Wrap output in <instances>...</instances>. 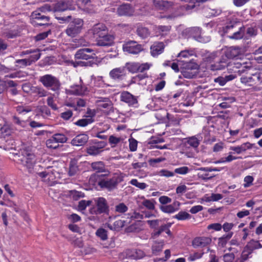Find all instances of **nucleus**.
I'll use <instances>...</instances> for the list:
<instances>
[{"instance_id": "obj_1", "label": "nucleus", "mask_w": 262, "mask_h": 262, "mask_svg": "<svg viewBox=\"0 0 262 262\" xmlns=\"http://www.w3.org/2000/svg\"><path fill=\"white\" fill-rule=\"evenodd\" d=\"M106 176L98 173L92 174L90 177L89 183L93 185H98L101 188L111 191L116 189L118 185L123 180V177L118 174H114L111 178H106Z\"/></svg>"}, {"instance_id": "obj_2", "label": "nucleus", "mask_w": 262, "mask_h": 262, "mask_svg": "<svg viewBox=\"0 0 262 262\" xmlns=\"http://www.w3.org/2000/svg\"><path fill=\"white\" fill-rule=\"evenodd\" d=\"M226 67L227 68L228 70H232L234 73H239L241 74L245 72V69L249 68L250 67L238 62H228L226 58H222L219 62L211 64L208 68L210 70L214 71L222 70Z\"/></svg>"}, {"instance_id": "obj_3", "label": "nucleus", "mask_w": 262, "mask_h": 262, "mask_svg": "<svg viewBox=\"0 0 262 262\" xmlns=\"http://www.w3.org/2000/svg\"><path fill=\"white\" fill-rule=\"evenodd\" d=\"M39 81L45 87L53 91L56 92L60 89L61 84L59 80L52 75L46 74L40 77Z\"/></svg>"}, {"instance_id": "obj_4", "label": "nucleus", "mask_w": 262, "mask_h": 262, "mask_svg": "<svg viewBox=\"0 0 262 262\" xmlns=\"http://www.w3.org/2000/svg\"><path fill=\"white\" fill-rule=\"evenodd\" d=\"M96 206L90 210L92 214L99 215L104 214L108 215L110 207L106 200L103 197H99L94 200Z\"/></svg>"}, {"instance_id": "obj_5", "label": "nucleus", "mask_w": 262, "mask_h": 262, "mask_svg": "<svg viewBox=\"0 0 262 262\" xmlns=\"http://www.w3.org/2000/svg\"><path fill=\"white\" fill-rule=\"evenodd\" d=\"M227 33H231L229 37L231 39H238L243 38L244 34V28L239 27L237 23H230L224 29Z\"/></svg>"}, {"instance_id": "obj_6", "label": "nucleus", "mask_w": 262, "mask_h": 262, "mask_svg": "<svg viewBox=\"0 0 262 262\" xmlns=\"http://www.w3.org/2000/svg\"><path fill=\"white\" fill-rule=\"evenodd\" d=\"M82 26L83 21L81 19H74L69 24L66 30V33L69 36L75 37L81 32Z\"/></svg>"}, {"instance_id": "obj_7", "label": "nucleus", "mask_w": 262, "mask_h": 262, "mask_svg": "<svg viewBox=\"0 0 262 262\" xmlns=\"http://www.w3.org/2000/svg\"><path fill=\"white\" fill-rule=\"evenodd\" d=\"M49 20L50 17L39 12V10L34 11L31 15V23L35 26L49 25Z\"/></svg>"}, {"instance_id": "obj_8", "label": "nucleus", "mask_w": 262, "mask_h": 262, "mask_svg": "<svg viewBox=\"0 0 262 262\" xmlns=\"http://www.w3.org/2000/svg\"><path fill=\"white\" fill-rule=\"evenodd\" d=\"M79 84L71 85L68 89H66V93L76 96H83L88 93V88L85 86L81 78H80Z\"/></svg>"}, {"instance_id": "obj_9", "label": "nucleus", "mask_w": 262, "mask_h": 262, "mask_svg": "<svg viewBox=\"0 0 262 262\" xmlns=\"http://www.w3.org/2000/svg\"><path fill=\"white\" fill-rule=\"evenodd\" d=\"M96 104L98 107L97 110H99L102 113H115L112 103L107 98H101L100 100H97Z\"/></svg>"}, {"instance_id": "obj_10", "label": "nucleus", "mask_w": 262, "mask_h": 262, "mask_svg": "<svg viewBox=\"0 0 262 262\" xmlns=\"http://www.w3.org/2000/svg\"><path fill=\"white\" fill-rule=\"evenodd\" d=\"M40 53L36 52L31 55L28 58L17 59L15 61V65L18 68H24L28 66H30L33 62H35L39 59Z\"/></svg>"}, {"instance_id": "obj_11", "label": "nucleus", "mask_w": 262, "mask_h": 262, "mask_svg": "<svg viewBox=\"0 0 262 262\" xmlns=\"http://www.w3.org/2000/svg\"><path fill=\"white\" fill-rule=\"evenodd\" d=\"M123 49L124 52L129 54H137L143 50V48L141 45L137 43V42L130 41L123 45Z\"/></svg>"}, {"instance_id": "obj_12", "label": "nucleus", "mask_w": 262, "mask_h": 262, "mask_svg": "<svg viewBox=\"0 0 262 262\" xmlns=\"http://www.w3.org/2000/svg\"><path fill=\"white\" fill-rule=\"evenodd\" d=\"M95 53L94 51L90 48H82L78 50L75 54L76 59L88 60L93 58Z\"/></svg>"}, {"instance_id": "obj_13", "label": "nucleus", "mask_w": 262, "mask_h": 262, "mask_svg": "<svg viewBox=\"0 0 262 262\" xmlns=\"http://www.w3.org/2000/svg\"><path fill=\"white\" fill-rule=\"evenodd\" d=\"M114 39V36L109 34L107 31L100 37H98L95 41L96 45L98 46L108 47L113 44Z\"/></svg>"}, {"instance_id": "obj_14", "label": "nucleus", "mask_w": 262, "mask_h": 262, "mask_svg": "<svg viewBox=\"0 0 262 262\" xmlns=\"http://www.w3.org/2000/svg\"><path fill=\"white\" fill-rule=\"evenodd\" d=\"M106 27L103 24L99 23L95 25L89 31L90 34L93 35L94 38L96 40L107 32Z\"/></svg>"}, {"instance_id": "obj_15", "label": "nucleus", "mask_w": 262, "mask_h": 262, "mask_svg": "<svg viewBox=\"0 0 262 262\" xmlns=\"http://www.w3.org/2000/svg\"><path fill=\"white\" fill-rule=\"evenodd\" d=\"M80 163H79L77 159L74 158L72 159L69 164V168L68 174L70 177H74L78 175L80 172Z\"/></svg>"}, {"instance_id": "obj_16", "label": "nucleus", "mask_w": 262, "mask_h": 262, "mask_svg": "<svg viewBox=\"0 0 262 262\" xmlns=\"http://www.w3.org/2000/svg\"><path fill=\"white\" fill-rule=\"evenodd\" d=\"M117 13L119 16H130L134 15L135 9L130 4H124L118 7Z\"/></svg>"}, {"instance_id": "obj_17", "label": "nucleus", "mask_w": 262, "mask_h": 262, "mask_svg": "<svg viewBox=\"0 0 262 262\" xmlns=\"http://www.w3.org/2000/svg\"><path fill=\"white\" fill-rule=\"evenodd\" d=\"M22 155L23 157L20 160L21 164L29 169L32 168L35 163L34 155L27 151H24Z\"/></svg>"}, {"instance_id": "obj_18", "label": "nucleus", "mask_w": 262, "mask_h": 262, "mask_svg": "<svg viewBox=\"0 0 262 262\" xmlns=\"http://www.w3.org/2000/svg\"><path fill=\"white\" fill-rule=\"evenodd\" d=\"M120 99L128 104L129 106L137 107L138 100L137 98L128 92H123L121 93Z\"/></svg>"}, {"instance_id": "obj_19", "label": "nucleus", "mask_w": 262, "mask_h": 262, "mask_svg": "<svg viewBox=\"0 0 262 262\" xmlns=\"http://www.w3.org/2000/svg\"><path fill=\"white\" fill-rule=\"evenodd\" d=\"M211 238L208 237H196L192 242V245L193 248H203L207 246L211 243Z\"/></svg>"}, {"instance_id": "obj_20", "label": "nucleus", "mask_w": 262, "mask_h": 262, "mask_svg": "<svg viewBox=\"0 0 262 262\" xmlns=\"http://www.w3.org/2000/svg\"><path fill=\"white\" fill-rule=\"evenodd\" d=\"M109 75L114 80H122L126 75L125 67L114 68L110 72Z\"/></svg>"}, {"instance_id": "obj_21", "label": "nucleus", "mask_w": 262, "mask_h": 262, "mask_svg": "<svg viewBox=\"0 0 262 262\" xmlns=\"http://www.w3.org/2000/svg\"><path fill=\"white\" fill-rule=\"evenodd\" d=\"M191 36L196 40L203 43H205L210 40L209 37H203L201 35V30L199 27L191 28L189 30Z\"/></svg>"}, {"instance_id": "obj_22", "label": "nucleus", "mask_w": 262, "mask_h": 262, "mask_svg": "<svg viewBox=\"0 0 262 262\" xmlns=\"http://www.w3.org/2000/svg\"><path fill=\"white\" fill-rule=\"evenodd\" d=\"M126 258L133 259H138L143 258L145 256L144 252L139 249H127L124 252Z\"/></svg>"}, {"instance_id": "obj_23", "label": "nucleus", "mask_w": 262, "mask_h": 262, "mask_svg": "<svg viewBox=\"0 0 262 262\" xmlns=\"http://www.w3.org/2000/svg\"><path fill=\"white\" fill-rule=\"evenodd\" d=\"M89 138V136L86 134H79L72 140L71 143L73 146H83L88 142Z\"/></svg>"}, {"instance_id": "obj_24", "label": "nucleus", "mask_w": 262, "mask_h": 262, "mask_svg": "<svg viewBox=\"0 0 262 262\" xmlns=\"http://www.w3.org/2000/svg\"><path fill=\"white\" fill-rule=\"evenodd\" d=\"M165 46L162 42H155L150 47V53L154 56H157L159 54L162 53L164 51Z\"/></svg>"}, {"instance_id": "obj_25", "label": "nucleus", "mask_w": 262, "mask_h": 262, "mask_svg": "<svg viewBox=\"0 0 262 262\" xmlns=\"http://www.w3.org/2000/svg\"><path fill=\"white\" fill-rule=\"evenodd\" d=\"M72 0H63L59 2L56 5V9L58 11H63L68 9H72Z\"/></svg>"}, {"instance_id": "obj_26", "label": "nucleus", "mask_w": 262, "mask_h": 262, "mask_svg": "<svg viewBox=\"0 0 262 262\" xmlns=\"http://www.w3.org/2000/svg\"><path fill=\"white\" fill-rule=\"evenodd\" d=\"M261 248L262 245L259 243V241L252 239L245 247V252H247V250H248L249 254H251L254 250Z\"/></svg>"}, {"instance_id": "obj_27", "label": "nucleus", "mask_w": 262, "mask_h": 262, "mask_svg": "<svg viewBox=\"0 0 262 262\" xmlns=\"http://www.w3.org/2000/svg\"><path fill=\"white\" fill-rule=\"evenodd\" d=\"M154 5L159 10L166 11L173 5L171 2L163 0L154 1Z\"/></svg>"}, {"instance_id": "obj_28", "label": "nucleus", "mask_w": 262, "mask_h": 262, "mask_svg": "<svg viewBox=\"0 0 262 262\" xmlns=\"http://www.w3.org/2000/svg\"><path fill=\"white\" fill-rule=\"evenodd\" d=\"M253 145L249 142H246L242 144L240 146H231L230 149L234 151L236 154H240L242 152L246 151L247 149L252 148Z\"/></svg>"}, {"instance_id": "obj_29", "label": "nucleus", "mask_w": 262, "mask_h": 262, "mask_svg": "<svg viewBox=\"0 0 262 262\" xmlns=\"http://www.w3.org/2000/svg\"><path fill=\"white\" fill-rule=\"evenodd\" d=\"M180 66H182V69L188 70H196L198 69V64L192 61L188 60L179 61Z\"/></svg>"}, {"instance_id": "obj_30", "label": "nucleus", "mask_w": 262, "mask_h": 262, "mask_svg": "<svg viewBox=\"0 0 262 262\" xmlns=\"http://www.w3.org/2000/svg\"><path fill=\"white\" fill-rule=\"evenodd\" d=\"M241 50L238 47H232L226 52V57L228 58L236 57L241 54Z\"/></svg>"}, {"instance_id": "obj_31", "label": "nucleus", "mask_w": 262, "mask_h": 262, "mask_svg": "<svg viewBox=\"0 0 262 262\" xmlns=\"http://www.w3.org/2000/svg\"><path fill=\"white\" fill-rule=\"evenodd\" d=\"M85 117H89L88 118H83L79 119L74 123V124L77 126L81 127H84L89 124H91L94 121V119L92 117L94 116H85Z\"/></svg>"}, {"instance_id": "obj_32", "label": "nucleus", "mask_w": 262, "mask_h": 262, "mask_svg": "<svg viewBox=\"0 0 262 262\" xmlns=\"http://www.w3.org/2000/svg\"><path fill=\"white\" fill-rule=\"evenodd\" d=\"M32 92L36 94L40 97L47 96L48 94V92L43 88L40 86H34L32 89Z\"/></svg>"}, {"instance_id": "obj_33", "label": "nucleus", "mask_w": 262, "mask_h": 262, "mask_svg": "<svg viewBox=\"0 0 262 262\" xmlns=\"http://www.w3.org/2000/svg\"><path fill=\"white\" fill-rule=\"evenodd\" d=\"M233 235V232H230L226 235H224L223 236L219 238V245L222 247H224L227 244V242L231 238Z\"/></svg>"}, {"instance_id": "obj_34", "label": "nucleus", "mask_w": 262, "mask_h": 262, "mask_svg": "<svg viewBox=\"0 0 262 262\" xmlns=\"http://www.w3.org/2000/svg\"><path fill=\"white\" fill-rule=\"evenodd\" d=\"M137 33L142 38H147L150 34L148 29L144 27H139L137 29Z\"/></svg>"}, {"instance_id": "obj_35", "label": "nucleus", "mask_w": 262, "mask_h": 262, "mask_svg": "<svg viewBox=\"0 0 262 262\" xmlns=\"http://www.w3.org/2000/svg\"><path fill=\"white\" fill-rule=\"evenodd\" d=\"M126 67L128 71L132 73L139 72V66L138 62L127 63L126 64V67Z\"/></svg>"}, {"instance_id": "obj_36", "label": "nucleus", "mask_w": 262, "mask_h": 262, "mask_svg": "<svg viewBox=\"0 0 262 262\" xmlns=\"http://www.w3.org/2000/svg\"><path fill=\"white\" fill-rule=\"evenodd\" d=\"M86 151L88 154L91 156H97L101 153V151L99 150V147L96 146L94 144L86 147Z\"/></svg>"}, {"instance_id": "obj_37", "label": "nucleus", "mask_w": 262, "mask_h": 262, "mask_svg": "<svg viewBox=\"0 0 262 262\" xmlns=\"http://www.w3.org/2000/svg\"><path fill=\"white\" fill-rule=\"evenodd\" d=\"M92 168L96 170V173H100L104 170V165L102 162H96L91 164Z\"/></svg>"}, {"instance_id": "obj_38", "label": "nucleus", "mask_w": 262, "mask_h": 262, "mask_svg": "<svg viewBox=\"0 0 262 262\" xmlns=\"http://www.w3.org/2000/svg\"><path fill=\"white\" fill-rule=\"evenodd\" d=\"M171 27L168 26H158L156 28L157 32L161 36L167 35L170 31Z\"/></svg>"}, {"instance_id": "obj_39", "label": "nucleus", "mask_w": 262, "mask_h": 262, "mask_svg": "<svg viewBox=\"0 0 262 262\" xmlns=\"http://www.w3.org/2000/svg\"><path fill=\"white\" fill-rule=\"evenodd\" d=\"M181 73L184 78L191 79L196 75V70H188L182 69Z\"/></svg>"}, {"instance_id": "obj_40", "label": "nucleus", "mask_w": 262, "mask_h": 262, "mask_svg": "<svg viewBox=\"0 0 262 262\" xmlns=\"http://www.w3.org/2000/svg\"><path fill=\"white\" fill-rule=\"evenodd\" d=\"M252 80L254 85L262 83V73L257 72L252 75Z\"/></svg>"}, {"instance_id": "obj_41", "label": "nucleus", "mask_w": 262, "mask_h": 262, "mask_svg": "<svg viewBox=\"0 0 262 262\" xmlns=\"http://www.w3.org/2000/svg\"><path fill=\"white\" fill-rule=\"evenodd\" d=\"M88 42L86 41L84 38H80L79 39H75L73 40V43L71 44L74 48L79 47L80 46H86Z\"/></svg>"}, {"instance_id": "obj_42", "label": "nucleus", "mask_w": 262, "mask_h": 262, "mask_svg": "<svg viewBox=\"0 0 262 262\" xmlns=\"http://www.w3.org/2000/svg\"><path fill=\"white\" fill-rule=\"evenodd\" d=\"M46 145L48 148L51 149H56L59 147V144L55 140L53 136L46 141Z\"/></svg>"}, {"instance_id": "obj_43", "label": "nucleus", "mask_w": 262, "mask_h": 262, "mask_svg": "<svg viewBox=\"0 0 262 262\" xmlns=\"http://www.w3.org/2000/svg\"><path fill=\"white\" fill-rule=\"evenodd\" d=\"M167 229V227L164 225H161L160 227H158L156 230H154L151 233V237L156 238L158 237L163 232L165 231Z\"/></svg>"}, {"instance_id": "obj_44", "label": "nucleus", "mask_w": 262, "mask_h": 262, "mask_svg": "<svg viewBox=\"0 0 262 262\" xmlns=\"http://www.w3.org/2000/svg\"><path fill=\"white\" fill-rule=\"evenodd\" d=\"M163 242L157 243L156 242L152 246V251L153 254L158 255V253L161 252L163 248Z\"/></svg>"}, {"instance_id": "obj_45", "label": "nucleus", "mask_w": 262, "mask_h": 262, "mask_svg": "<svg viewBox=\"0 0 262 262\" xmlns=\"http://www.w3.org/2000/svg\"><path fill=\"white\" fill-rule=\"evenodd\" d=\"M178 220H185L191 218V215L185 211H180L173 216Z\"/></svg>"}, {"instance_id": "obj_46", "label": "nucleus", "mask_w": 262, "mask_h": 262, "mask_svg": "<svg viewBox=\"0 0 262 262\" xmlns=\"http://www.w3.org/2000/svg\"><path fill=\"white\" fill-rule=\"evenodd\" d=\"M160 209L165 213H172L177 210V208H174V206L172 205H161Z\"/></svg>"}, {"instance_id": "obj_47", "label": "nucleus", "mask_w": 262, "mask_h": 262, "mask_svg": "<svg viewBox=\"0 0 262 262\" xmlns=\"http://www.w3.org/2000/svg\"><path fill=\"white\" fill-rule=\"evenodd\" d=\"M52 136L58 143H65L67 142L68 139L67 137L62 134H55Z\"/></svg>"}, {"instance_id": "obj_48", "label": "nucleus", "mask_w": 262, "mask_h": 262, "mask_svg": "<svg viewBox=\"0 0 262 262\" xmlns=\"http://www.w3.org/2000/svg\"><path fill=\"white\" fill-rule=\"evenodd\" d=\"M107 231L102 228H99L96 232V235L100 237L102 240L104 241L106 240L107 238Z\"/></svg>"}, {"instance_id": "obj_49", "label": "nucleus", "mask_w": 262, "mask_h": 262, "mask_svg": "<svg viewBox=\"0 0 262 262\" xmlns=\"http://www.w3.org/2000/svg\"><path fill=\"white\" fill-rule=\"evenodd\" d=\"M252 80V75L249 76H242L241 78V82L248 86H252L254 85L253 81Z\"/></svg>"}, {"instance_id": "obj_50", "label": "nucleus", "mask_w": 262, "mask_h": 262, "mask_svg": "<svg viewBox=\"0 0 262 262\" xmlns=\"http://www.w3.org/2000/svg\"><path fill=\"white\" fill-rule=\"evenodd\" d=\"M77 106L74 104H68V105L71 106L74 110L77 111L78 107H83L85 105V101L82 99H78L76 101Z\"/></svg>"}, {"instance_id": "obj_51", "label": "nucleus", "mask_w": 262, "mask_h": 262, "mask_svg": "<svg viewBox=\"0 0 262 262\" xmlns=\"http://www.w3.org/2000/svg\"><path fill=\"white\" fill-rule=\"evenodd\" d=\"M130 183L132 185L140 188V189H144L147 186V185L145 183L139 182L137 179H132L130 181Z\"/></svg>"}, {"instance_id": "obj_52", "label": "nucleus", "mask_w": 262, "mask_h": 262, "mask_svg": "<svg viewBox=\"0 0 262 262\" xmlns=\"http://www.w3.org/2000/svg\"><path fill=\"white\" fill-rule=\"evenodd\" d=\"M199 172L198 173V176L199 178L202 179L203 180H211L212 178L214 177V176L208 177L209 174L207 172H205L204 171L198 170Z\"/></svg>"}, {"instance_id": "obj_53", "label": "nucleus", "mask_w": 262, "mask_h": 262, "mask_svg": "<svg viewBox=\"0 0 262 262\" xmlns=\"http://www.w3.org/2000/svg\"><path fill=\"white\" fill-rule=\"evenodd\" d=\"M115 210L116 212L124 213L127 211L128 207L123 203H121L116 206Z\"/></svg>"}, {"instance_id": "obj_54", "label": "nucleus", "mask_w": 262, "mask_h": 262, "mask_svg": "<svg viewBox=\"0 0 262 262\" xmlns=\"http://www.w3.org/2000/svg\"><path fill=\"white\" fill-rule=\"evenodd\" d=\"M187 143L190 146L196 148L199 146L200 142L196 137H192L189 138L187 141Z\"/></svg>"}, {"instance_id": "obj_55", "label": "nucleus", "mask_w": 262, "mask_h": 262, "mask_svg": "<svg viewBox=\"0 0 262 262\" xmlns=\"http://www.w3.org/2000/svg\"><path fill=\"white\" fill-rule=\"evenodd\" d=\"M70 194L72 195L73 199L75 200H77L81 198H83L84 196V194L83 193L76 190L71 191Z\"/></svg>"}, {"instance_id": "obj_56", "label": "nucleus", "mask_w": 262, "mask_h": 262, "mask_svg": "<svg viewBox=\"0 0 262 262\" xmlns=\"http://www.w3.org/2000/svg\"><path fill=\"white\" fill-rule=\"evenodd\" d=\"M160 221H161L159 220H148L147 221V223L149 225L151 228L156 230L159 226V223Z\"/></svg>"}, {"instance_id": "obj_57", "label": "nucleus", "mask_w": 262, "mask_h": 262, "mask_svg": "<svg viewBox=\"0 0 262 262\" xmlns=\"http://www.w3.org/2000/svg\"><path fill=\"white\" fill-rule=\"evenodd\" d=\"M68 241H71V243L74 247L82 248L83 246V243L81 238H77L73 241L68 239Z\"/></svg>"}, {"instance_id": "obj_58", "label": "nucleus", "mask_w": 262, "mask_h": 262, "mask_svg": "<svg viewBox=\"0 0 262 262\" xmlns=\"http://www.w3.org/2000/svg\"><path fill=\"white\" fill-rule=\"evenodd\" d=\"M125 221L121 220L115 221L113 224L114 230H118L123 227L125 225Z\"/></svg>"}, {"instance_id": "obj_59", "label": "nucleus", "mask_w": 262, "mask_h": 262, "mask_svg": "<svg viewBox=\"0 0 262 262\" xmlns=\"http://www.w3.org/2000/svg\"><path fill=\"white\" fill-rule=\"evenodd\" d=\"M204 252L199 253L198 252H195L193 254H190L188 258L189 261H194L197 259L201 258L204 254Z\"/></svg>"}, {"instance_id": "obj_60", "label": "nucleus", "mask_w": 262, "mask_h": 262, "mask_svg": "<svg viewBox=\"0 0 262 262\" xmlns=\"http://www.w3.org/2000/svg\"><path fill=\"white\" fill-rule=\"evenodd\" d=\"M254 54L257 56L255 59L258 62L262 63V46L255 51Z\"/></svg>"}, {"instance_id": "obj_61", "label": "nucleus", "mask_w": 262, "mask_h": 262, "mask_svg": "<svg viewBox=\"0 0 262 262\" xmlns=\"http://www.w3.org/2000/svg\"><path fill=\"white\" fill-rule=\"evenodd\" d=\"M16 110L19 114L22 113H28L31 111V109L28 106H18L16 108Z\"/></svg>"}, {"instance_id": "obj_62", "label": "nucleus", "mask_w": 262, "mask_h": 262, "mask_svg": "<svg viewBox=\"0 0 262 262\" xmlns=\"http://www.w3.org/2000/svg\"><path fill=\"white\" fill-rule=\"evenodd\" d=\"M50 33L51 31L50 30L46 32L40 33L35 36V39L37 41L44 39L48 36L49 34H50Z\"/></svg>"}, {"instance_id": "obj_63", "label": "nucleus", "mask_w": 262, "mask_h": 262, "mask_svg": "<svg viewBox=\"0 0 262 262\" xmlns=\"http://www.w3.org/2000/svg\"><path fill=\"white\" fill-rule=\"evenodd\" d=\"M250 254H249L248 250H247V252H245L244 249L241 255V258H237V261L244 262L245 260H247L248 259L249 255Z\"/></svg>"}, {"instance_id": "obj_64", "label": "nucleus", "mask_w": 262, "mask_h": 262, "mask_svg": "<svg viewBox=\"0 0 262 262\" xmlns=\"http://www.w3.org/2000/svg\"><path fill=\"white\" fill-rule=\"evenodd\" d=\"M234 254L233 253H227L224 255V260L225 262H232L234 259Z\"/></svg>"}]
</instances>
